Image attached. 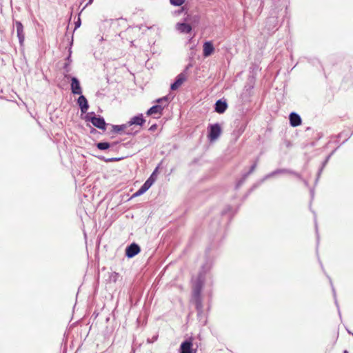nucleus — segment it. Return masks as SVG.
Here are the masks:
<instances>
[{
    "instance_id": "30",
    "label": "nucleus",
    "mask_w": 353,
    "mask_h": 353,
    "mask_svg": "<svg viewBox=\"0 0 353 353\" xmlns=\"http://www.w3.org/2000/svg\"><path fill=\"white\" fill-rule=\"evenodd\" d=\"M157 125L156 124H154L152 125H151L149 128V130L150 131H154L156 129H157Z\"/></svg>"
},
{
    "instance_id": "9",
    "label": "nucleus",
    "mask_w": 353,
    "mask_h": 353,
    "mask_svg": "<svg viewBox=\"0 0 353 353\" xmlns=\"http://www.w3.org/2000/svg\"><path fill=\"white\" fill-rule=\"evenodd\" d=\"M71 91L74 94H81L82 93L79 81L76 77H72L71 79Z\"/></svg>"
},
{
    "instance_id": "13",
    "label": "nucleus",
    "mask_w": 353,
    "mask_h": 353,
    "mask_svg": "<svg viewBox=\"0 0 353 353\" xmlns=\"http://www.w3.org/2000/svg\"><path fill=\"white\" fill-rule=\"evenodd\" d=\"M289 119H290V123L293 127H296L301 124V117L295 112L290 113Z\"/></svg>"
},
{
    "instance_id": "36",
    "label": "nucleus",
    "mask_w": 353,
    "mask_h": 353,
    "mask_svg": "<svg viewBox=\"0 0 353 353\" xmlns=\"http://www.w3.org/2000/svg\"><path fill=\"white\" fill-rule=\"evenodd\" d=\"M347 332H348V333H349V334H352H352H353V333H352V332H351V331L347 330Z\"/></svg>"
},
{
    "instance_id": "16",
    "label": "nucleus",
    "mask_w": 353,
    "mask_h": 353,
    "mask_svg": "<svg viewBox=\"0 0 353 353\" xmlns=\"http://www.w3.org/2000/svg\"><path fill=\"white\" fill-rule=\"evenodd\" d=\"M176 28L181 33H189L192 30L191 26L185 23H176Z\"/></svg>"
},
{
    "instance_id": "17",
    "label": "nucleus",
    "mask_w": 353,
    "mask_h": 353,
    "mask_svg": "<svg viewBox=\"0 0 353 353\" xmlns=\"http://www.w3.org/2000/svg\"><path fill=\"white\" fill-rule=\"evenodd\" d=\"M151 187V181H145L141 187L133 194V196H138L145 193Z\"/></svg>"
},
{
    "instance_id": "29",
    "label": "nucleus",
    "mask_w": 353,
    "mask_h": 353,
    "mask_svg": "<svg viewBox=\"0 0 353 353\" xmlns=\"http://www.w3.org/2000/svg\"><path fill=\"white\" fill-rule=\"evenodd\" d=\"M157 336H153V338H152V340H150V339H148V342L149 343H153L154 341H157Z\"/></svg>"
},
{
    "instance_id": "24",
    "label": "nucleus",
    "mask_w": 353,
    "mask_h": 353,
    "mask_svg": "<svg viewBox=\"0 0 353 353\" xmlns=\"http://www.w3.org/2000/svg\"><path fill=\"white\" fill-rule=\"evenodd\" d=\"M185 2V0H170L171 5L174 6H181Z\"/></svg>"
},
{
    "instance_id": "11",
    "label": "nucleus",
    "mask_w": 353,
    "mask_h": 353,
    "mask_svg": "<svg viewBox=\"0 0 353 353\" xmlns=\"http://www.w3.org/2000/svg\"><path fill=\"white\" fill-rule=\"evenodd\" d=\"M15 27L19 43L22 45L25 39L23 33V26L20 21H17L15 22Z\"/></svg>"
},
{
    "instance_id": "22",
    "label": "nucleus",
    "mask_w": 353,
    "mask_h": 353,
    "mask_svg": "<svg viewBox=\"0 0 353 353\" xmlns=\"http://www.w3.org/2000/svg\"><path fill=\"white\" fill-rule=\"evenodd\" d=\"M158 168H156L155 170L153 171L150 176L145 181H151V186L156 181L157 177V173Z\"/></svg>"
},
{
    "instance_id": "39",
    "label": "nucleus",
    "mask_w": 353,
    "mask_h": 353,
    "mask_svg": "<svg viewBox=\"0 0 353 353\" xmlns=\"http://www.w3.org/2000/svg\"><path fill=\"white\" fill-rule=\"evenodd\" d=\"M315 228H316V230L317 231V225H315Z\"/></svg>"
},
{
    "instance_id": "10",
    "label": "nucleus",
    "mask_w": 353,
    "mask_h": 353,
    "mask_svg": "<svg viewBox=\"0 0 353 353\" xmlns=\"http://www.w3.org/2000/svg\"><path fill=\"white\" fill-rule=\"evenodd\" d=\"M186 80V76L183 73H181L177 75L174 82L171 84L170 89L172 90H175L178 89L182 83Z\"/></svg>"
},
{
    "instance_id": "40",
    "label": "nucleus",
    "mask_w": 353,
    "mask_h": 353,
    "mask_svg": "<svg viewBox=\"0 0 353 353\" xmlns=\"http://www.w3.org/2000/svg\"><path fill=\"white\" fill-rule=\"evenodd\" d=\"M352 336H353V334H352Z\"/></svg>"
},
{
    "instance_id": "28",
    "label": "nucleus",
    "mask_w": 353,
    "mask_h": 353,
    "mask_svg": "<svg viewBox=\"0 0 353 353\" xmlns=\"http://www.w3.org/2000/svg\"><path fill=\"white\" fill-rule=\"evenodd\" d=\"M71 53H72V52H71V50H69V54H68V57H67V59H66L67 61H68V62H69V63H71V61H72V59H71Z\"/></svg>"
},
{
    "instance_id": "26",
    "label": "nucleus",
    "mask_w": 353,
    "mask_h": 353,
    "mask_svg": "<svg viewBox=\"0 0 353 353\" xmlns=\"http://www.w3.org/2000/svg\"><path fill=\"white\" fill-rule=\"evenodd\" d=\"M330 283H331L332 288V292H333L334 298V299H335V304H336V307H338L339 313L340 314V311H339V305H338L337 300H336V291H335L334 288L333 287V285H332V281H331V280H330Z\"/></svg>"
},
{
    "instance_id": "38",
    "label": "nucleus",
    "mask_w": 353,
    "mask_h": 353,
    "mask_svg": "<svg viewBox=\"0 0 353 353\" xmlns=\"http://www.w3.org/2000/svg\"><path fill=\"white\" fill-rule=\"evenodd\" d=\"M343 353H348L347 350H344Z\"/></svg>"
},
{
    "instance_id": "19",
    "label": "nucleus",
    "mask_w": 353,
    "mask_h": 353,
    "mask_svg": "<svg viewBox=\"0 0 353 353\" xmlns=\"http://www.w3.org/2000/svg\"><path fill=\"white\" fill-rule=\"evenodd\" d=\"M112 132L114 133H119L122 131L127 130L128 127V123L122 125H111Z\"/></svg>"
},
{
    "instance_id": "23",
    "label": "nucleus",
    "mask_w": 353,
    "mask_h": 353,
    "mask_svg": "<svg viewBox=\"0 0 353 353\" xmlns=\"http://www.w3.org/2000/svg\"><path fill=\"white\" fill-rule=\"evenodd\" d=\"M157 102L159 104H163V108H165L168 105V97H163L162 98L158 99L157 100Z\"/></svg>"
},
{
    "instance_id": "8",
    "label": "nucleus",
    "mask_w": 353,
    "mask_h": 353,
    "mask_svg": "<svg viewBox=\"0 0 353 353\" xmlns=\"http://www.w3.org/2000/svg\"><path fill=\"white\" fill-rule=\"evenodd\" d=\"M145 122V119L142 114H139L137 116H134L130 119L129 121H128V127H130L133 125H137L139 126H142Z\"/></svg>"
},
{
    "instance_id": "34",
    "label": "nucleus",
    "mask_w": 353,
    "mask_h": 353,
    "mask_svg": "<svg viewBox=\"0 0 353 353\" xmlns=\"http://www.w3.org/2000/svg\"><path fill=\"white\" fill-rule=\"evenodd\" d=\"M97 130L95 128H91V129H90V133L91 134H95V133H97Z\"/></svg>"
},
{
    "instance_id": "6",
    "label": "nucleus",
    "mask_w": 353,
    "mask_h": 353,
    "mask_svg": "<svg viewBox=\"0 0 353 353\" xmlns=\"http://www.w3.org/2000/svg\"><path fill=\"white\" fill-rule=\"evenodd\" d=\"M141 249L138 244L135 243H131L125 249V255L128 258H132L139 253Z\"/></svg>"
},
{
    "instance_id": "31",
    "label": "nucleus",
    "mask_w": 353,
    "mask_h": 353,
    "mask_svg": "<svg viewBox=\"0 0 353 353\" xmlns=\"http://www.w3.org/2000/svg\"><path fill=\"white\" fill-rule=\"evenodd\" d=\"M81 25V21H80V19L79 18L78 19V21L77 22H75V28H77L80 26Z\"/></svg>"
},
{
    "instance_id": "4",
    "label": "nucleus",
    "mask_w": 353,
    "mask_h": 353,
    "mask_svg": "<svg viewBox=\"0 0 353 353\" xmlns=\"http://www.w3.org/2000/svg\"><path fill=\"white\" fill-rule=\"evenodd\" d=\"M208 130V138L211 142L216 141L221 134V128L219 123L210 124Z\"/></svg>"
},
{
    "instance_id": "18",
    "label": "nucleus",
    "mask_w": 353,
    "mask_h": 353,
    "mask_svg": "<svg viewBox=\"0 0 353 353\" xmlns=\"http://www.w3.org/2000/svg\"><path fill=\"white\" fill-rule=\"evenodd\" d=\"M256 165H257V162H255L250 168V170L248 172L245 173V174H243V178L242 179H241L238 183L236 184V188H239L244 182V181L245 180V179L251 174L252 173L254 170L256 169Z\"/></svg>"
},
{
    "instance_id": "37",
    "label": "nucleus",
    "mask_w": 353,
    "mask_h": 353,
    "mask_svg": "<svg viewBox=\"0 0 353 353\" xmlns=\"http://www.w3.org/2000/svg\"><path fill=\"white\" fill-rule=\"evenodd\" d=\"M347 332H348V333H349V334H352H352H353V333H352V332H351V331L347 330Z\"/></svg>"
},
{
    "instance_id": "1",
    "label": "nucleus",
    "mask_w": 353,
    "mask_h": 353,
    "mask_svg": "<svg viewBox=\"0 0 353 353\" xmlns=\"http://www.w3.org/2000/svg\"><path fill=\"white\" fill-rule=\"evenodd\" d=\"M211 268V264L206 263L202 266L197 278L193 281L192 285V300L195 304L197 315L201 316L203 314V303L201 297V292L205 281V274Z\"/></svg>"
},
{
    "instance_id": "27",
    "label": "nucleus",
    "mask_w": 353,
    "mask_h": 353,
    "mask_svg": "<svg viewBox=\"0 0 353 353\" xmlns=\"http://www.w3.org/2000/svg\"><path fill=\"white\" fill-rule=\"evenodd\" d=\"M275 23L276 22V19L274 17H270L268 19L267 23Z\"/></svg>"
},
{
    "instance_id": "5",
    "label": "nucleus",
    "mask_w": 353,
    "mask_h": 353,
    "mask_svg": "<svg viewBox=\"0 0 353 353\" xmlns=\"http://www.w3.org/2000/svg\"><path fill=\"white\" fill-rule=\"evenodd\" d=\"M281 174H293V175L296 176L299 179H301V176L299 173H297L296 172H294V171H292L291 170L283 168V169H277V170H274V171L268 174L267 175H265L263 177L262 181H265L266 179H270L271 177H273V176H274L276 175Z\"/></svg>"
},
{
    "instance_id": "25",
    "label": "nucleus",
    "mask_w": 353,
    "mask_h": 353,
    "mask_svg": "<svg viewBox=\"0 0 353 353\" xmlns=\"http://www.w3.org/2000/svg\"><path fill=\"white\" fill-rule=\"evenodd\" d=\"M98 158L99 159H101V160L104 161L105 162H107V163H108V162H113V161H117L121 159L120 158H109V159H106V158H105L103 156L99 157Z\"/></svg>"
},
{
    "instance_id": "15",
    "label": "nucleus",
    "mask_w": 353,
    "mask_h": 353,
    "mask_svg": "<svg viewBox=\"0 0 353 353\" xmlns=\"http://www.w3.org/2000/svg\"><path fill=\"white\" fill-rule=\"evenodd\" d=\"M228 108V104L225 101L218 100L215 103V111L219 114L223 113Z\"/></svg>"
},
{
    "instance_id": "21",
    "label": "nucleus",
    "mask_w": 353,
    "mask_h": 353,
    "mask_svg": "<svg viewBox=\"0 0 353 353\" xmlns=\"http://www.w3.org/2000/svg\"><path fill=\"white\" fill-rule=\"evenodd\" d=\"M96 145L100 150H105L110 147V144L108 142H99Z\"/></svg>"
},
{
    "instance_id": "12",
    "label": "nucleus",
    "mask_w": 353,
    "mask_h": 353,
    "mask_svg": "<svg viewBox=\"0 0 353 353\" xmlns=\"http://www.w3.org/2000/svg\"><path fill=\"white\" fill-rule=\"evenodd\" d=\"M214 51V48L211 41H206L203 46V55L205 57L210 56Z\"/></svg>"
},
{
    "instance_id": "7",
    "label": "nucleus",
    "mask_w": 353,
    "mask_h": 353,
    "mask_svg": "<svg viewBox=\"0 0 353 353\" xmlns=\"http://www.w3.org/2000/svg\"><path fill=\"white\" fill-rule=\"evenodd\" d=\"M77 104L79 105V108L81 109V112L83 114L87 112L89 109V104L85 96L80 94L77 99Z\"/></svg>"
},
{
    "instance_id": "35",
    "label": "nucleus",
    "mask_w": 353,
    "mask_h": 353,
    "mask_svg": "<svg viewBox=\"0 0 353 353\" xmlns=\"http://www.w3.org/2000/svg\"><path fill=\"white\" fill-rule=\"evenodd\" d=\"M93 0H89L88 2L87 3L86 6L88 5H90L92 3Z\"/></svg>"
},
{
    "instance_id": "14",
    "label": "nucleus",
    "mask_w": 353,
    "mask_h": 353,
    "mask_svg": "<svg viewBox=\"0 0 353 353\" xmlns=\"http://www.w3.org/2000/svg\"><path fill=\"white\" fill-rule=\"evenodd\" d=\"M163 104H157L151 107L146 112L147 115H152V114H161L162 111L163 110Z\"/></svg>"
},
{
    "instance_id": "2",
    "label": "nucleus",
    "mask_w": 353,
    "mask_h": 353,
    "mask_svg": "<svg viewBox=\"0 0 353 353\" xmlns=\"http://www.w3.org/2000/svg\"><path fill=\"white\" fill-rule=\"evenodd\" d=\"M85 120L91 122L94 127L103 131L106 130V126L108 125L103 117H96L93 112L88 113L85 116Z\"/></svg>"
},
{
    "instance_id": "3",
    "label": "nucleus",
    "mask_w": 353,
    "mask_h": 353,
    "mask_svg": "<svg viewBox=\"0 0 353 353\" xmlns=\"http://www.w3.org/2000/svg\"><path fill=\"white\" fill-rule=\"evenodd\" d=\"M199 347L197 343H193L191 339L185 340L180 345V353H196V348Z\"/></svg>"
},
{
    "instance_id": "33",
    "label": "nucleus",
    "mask_w": 353,
    "mask_h": 353,
    "mask_svg": "<svg viewBox=\"0 0 353 353\" xmlns=\"http://www.w3.org/2000/svg\"><path fill=\"white\" fill-rule=\"evenodd\" d=\"M70 63L67 62V63H65L64 64V68L66 70V71H67V72H68V71H69V70H68V67L69 66Z\"/></svg>"
},
{
    "instance_id": "20",
    "label": "nucleus",
    "mask_w": 353,
    "mask_h": 353,
    "mask_svg": "<svg viewBox=\"0 0 353 353\" xmlns=\"http://www.w3.org/2000/svg\"><path fill=\"white\" fill-rule=\"evenodd\" d=\"M332 154H330V155H328V156L326 157L325 160L323 162L321 168L319 170V172H318V174H317V178H316V183L318 181V180H319V177H320V175H321V172H322V171H323V168H325V165H326V164L327 163V162H328V161H329V159H330V157H331V155H332Z\"/></svg>"
},
{
    "instance_id": "32",
    "label": "nucleus",
    "mask_w": 353,
    "mask_h": 353,
    "mask_svg": "<svg viewBox=\"0 0 353 353\" xmlns=\"http://www.w3.org/2000/svg\"><path fill=\"white\" fill-rule=\"evenodd\" d=\"M137 132H138L137 130V131H135L134 132H131V131H130V130H128V131H125V133L126 134H136Z\"/></svg>"
}]
</instances>
